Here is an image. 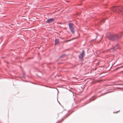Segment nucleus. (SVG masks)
<instances>
[{"instance_id": "f257e3e1", "label": "nucleus", "mask_w": 123, "mask_h": 123, "mask_svg": "<svg viewBox=\"0 0 123 123\" xmlns=\"http://www.w3.org/2000/svg\"><path fill=\"white\" fill-rule=\"evenodd\" d=\"M122 36V34H119L118 35H115L111 36V39L112 40H117L121 38Z\"/></svg>"}, {"instance_id": "f03ea898", "label": "nucleus", "mask_w": 123, "mask_h": 123, "mask_svg": "<svg viewBox=\"0 0 123 123\" xmlns=\"http://www.w3.org/2000/svg\"><path fill=\"white\" fill-rule=\"evenodd\" d=\"M112 10L116 12H118L120 14H123V12L120 9V8L118 7H115L112 8Z\"/></svg>"}, {"instance_id": "7ed1b4c3", "label": "nucleus", "mask_w": 123, "mask_h": 123, "mask_svg": "<svg viewBox=\"0 0 123 123\" xmlns=\"http://www.w3.org/2000/svg\"><path fill=\"white\" fill-rule=\"evenodd\" d=\"M73 24L72 23H69V29L74 34V29L73 27Z\"/></svg>"}, {"instance_id": "20e7f679", "label": "nucleus", "mask_w": 123, "mask_h": 123, "mask_svg": "<svg viewBox=\"0 0 123 123\" xmlns=\"http://www.w3.org/2000/svg\"><path fill=\"white\" fill-rule=\"evenodd\" d=\"M84 55V50L82 51V52L79 56V57L80 59H82Z\"/></svg>"}, {"instance_id": "39448f33", "label": "nucleus", "mask_w": 123, "mask_h": 123, "mask_svg": "<svg viewBox=\"0 0 123 123\" xmlns=\"http://www.w3.org/2000/svg\"><path fill=\"white\" fill-rule=\"evenodd\" d=\"M53 20V18H50L47 20L46 21V22L48 23H50Z\"/></svg>"}, {"instance_id": "423d86ee", "label": "nucleus", "mask_w": 123, "mask_h": 123, "mask_svg": "<svg viewBox=\"0 0 123 123\" xmlns=\"http://www.w3.org/2000/svg\"><path fill=\"white\" fill-rule=\"evenodd\" d=\"M59 42V40L58 39H56L55 40V44H57Z\"/></svg>"}, {"instance_id": "0eeeda50", "label": "nucleus", "mask_w": 123, "mask_h": 123, "mask_svg": "<svg viewBox=\"0 0 123 123\" xmlns=\"http://www.w3.org/2000/svg\"><path fill=\"white\" fill-rule=\"evenodd\" d=\"M64 56H65V55H62L60 57V58H61L62 57Z\"/></svg>"}, {"instance_id": "6e6552de", "label": "nucleus", "mask_w": 123, "mask_h": 123, "mask_svg": "<svg viewBox=\"0 0 123 123\" xmlns=\"http://www.w3.org/2000/svg\"><path fill=\"white\" fill-rule=\"evenodd\" d=\"M102 22L104 23L105 22V19H104L101 21Z\"/></svg>"}, {"instance_id": "1a4fd4ad", "label": "nucleus", "mask_w": 123, "mask_h": 123, "mask_svg": "<svg viewBox=\"0 0 123 123\" xmlns=\"http://www.w3.org/2000/svg\"><path fill=\"white\" fill-rule=\"evenodd\" d=\"M118 45H119V44H117L116 45V46H117Z\"/></svg>"}, {"instance_id": "9d476101", "label": "nucleus", "mask_w": 123, "mask_h": 123, "mask_svg": "<svg viewBox=\"0 0 123 123\" xmlns=\"http://www.w3.org/2000/svg\"><path fill=\"white\" fill-rule=\"evenodd\" d=\"M112 45V44H109V45Z\"/></svg>"}, {"instance_id": "9b49d317", "label": "nucleus", "mask_w": 123, "mask_h": 123, "mask_svg": "<svg viewBox=\"0 0 123 123\" xmlns=\"http://www.w3.org/2000/svg\"><path fill=\"white\" fill-rule=\"evenodd\" d=\"M94 99H92V100H94Z\"/></svg>"}, {"instance_id": "f8f14e48", "label": "nucleus", "mask_w": 123, "mask_h": 123, "mask_svg": "<svg viewBox=\"0 0 123 123\" xmlns=\"http://www.w3.org/2000/svg\"><path fill=\"white\" fill-rule=\"evenodd\" d=\"M60 8L59 9V10H60Z\"/></svg>"}, {"instance_id": "ddd939ff", "label": "nucleus", "mask_w": 123, "mask_h": 123, "mask_svg": "<svg viewBox=\"0 0 123 123\" xmlns=\"http://www.w3.org/2000/svg\"><path fill=\"white\" fill-rule=\"evenodd\" d=\"M100 41H99V42H98V43H99V42H100Z\"/></svg>"}, {"instance_id": "4468645a", "label": "nucleus", "mask_w": 123, "mask_h": 123, "mask_svg": "<svg viewBox=\"0 0 123 123\" xmlns=\"http://www.w3.org/2000/svg\"><path fill=\"white\" fill-rule=\"evenodd\" d=\"M100 41H99V42H98V43H99V42H100Z\"/></svg>"}, {"instance_id": "2eb2a0df", "label": "nucleus", "mask_w": 123, "mask_h": 123, "mask_svg": "<svg viewBox=\"0 0 123 123\" xmlns=\"http://www.w3.org/2000/svg\"><path fill=\"white\" fill-rule=\"evenodd\" d=\"M100 41H99V42H98V43H99V42H100Z\"/></svg>"}, {"instance_id": "dca6fc26", "label": "nucleus", "mask_w": 123, "mask_h": 123, "mask_svg": "<svg viewBox=\"0 0 123 123\" xmlns=\"http://www.w3.org/2000/svg\"><path fill=\"white\" fill-rule=\"evenodd\" d=\"M118 112H116V113H117Z\"/></svg>"}]
</instances>
